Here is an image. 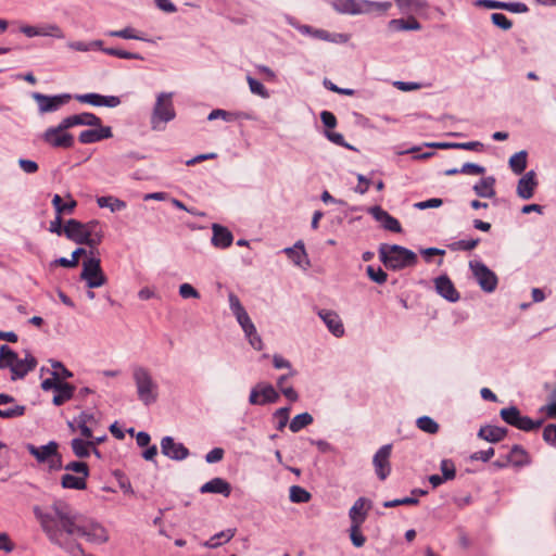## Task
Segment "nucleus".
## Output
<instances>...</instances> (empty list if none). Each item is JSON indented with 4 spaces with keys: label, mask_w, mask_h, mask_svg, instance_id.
<instances>
[{
    "label": "nucleus",
    "mask_w": 556,
    "mask_h": 556,
    "mask_svg": "<svg viewBox=\"0 0 556 556\" xmlns=\"http://www.w3.org/2000/svg\"><path fill=\"white\" fill-rule=\"evenodd\" d=\"M235 316H236L237 321L241 326L242 330L244 331V333L251 332V330H254L255 326L252 323V320L245 309L235 314Z\"/></svg>",
    "instance_id": "55"
},
{
    "label": "nucleus",
    "mask_w": 556,
    "mask_h": 556,
    "mask_svg": "<svg viewBox=\"0 0 556 556\" xmlns=\"http://www.w3.org/2000/svg\"><path fill=\"white\" fill-rule=\"evenodd\" d=\"M290 407H281L274 414V418L277 420V430L281 431L287 426L289 420Z\"/></svg>",
    "instance_id": "60"
},
{
    "label": "nucleus",
    "mask_w": 556,
    "mask_h": 556,
    "mask_svg": "<svg viewBox=\"0 0 556 556\" xmlns=\"http://www.w3.org/2000/svg\"><path fill=\"white\" fill-rule=\"evenodd\" d=\"M434 286L437 292L450 302H457L459 300V293L455 289L452 280L446 276L442 275L434 279Z\"/></svg>",
    "instance_id": "22"
},
{
    "label": "nucleus",
    "mask_w": 556,
    "mask_h": 556,
    "mask_svg": "<svg viewBox=\"0 0 556 556\" xmlns=\"http://www.w3.org/2000/svg\"><path fill=\"white\" fill-rule=\"evenodd\" d=\"M543 440L547 444L556 447V425L555 424H549L544 428Z\"/></svg>",
    "instance_id": "64"
},
{
    "label": "nucleus",
    "mask_w": 556,
    "mask_h": 556,
    "mask_svg": "<svg viewBox=\"0 0 556 556\" xmlns=\"http://www.w3.org/2000/svg\"><path fill=\"white\" fill-rule=\"evenodd\" d=\"M52 205L58 215L72 214L77 205V202L70 194H67V202L64 203L61 195L54 194L52 199Z\"/></svg>",
    "instance_id": "35"
},
{
    "label": "nucleus",
    "mask_w": 556,
    "mask_h": 556,
    "mask_svg": "<svg viewBox=\"0 0 556 556\" xmlns=\"http://www.w3.org/2000/svg\"><path fill=\"white\" fill-rule=\"evenodd\" d=\"M283 252L298 266H301L303 261L306 258V252H305L304 244L302 241H298L291 248H286L283 250Z\"/></svg>",
    "instance_id": "37"
},
{
    "label": "nucleus",
    "mask_w": 556,
    "mask_h": 556,
    "mask_svg": "<svg viewBox=\"0 0 556 556\" xmlns=\"http://www.w3.org/2000/svg\"><path fill=\"white\" fill-rule=\"evenodd\" d=\"M313 416L309 413H302L293 417L289 424V428L292 432H299L303 428L309 426L313 422Z\"/></svg>",
    "instance_id": "41"
},
{
    "label": "nucleus",
    "mask_w": 556,
    "mask_h": 556,
    "mask_svg": "<svg viewBox=\"0 0 556 556\" xmlns=\"http://www.w3.org/2000/svg\"><path fill=\"white\" fill-rule=\"evenodd\" d=\"M83 226L91 242V249L97 248L103 240V230L100 222L93 219L88 223H83Z\"/></svg>",
    "instance_id": "30"
},
{
    "label": "nucleus",
    "mask_w": 556,
    "mask_h": 556,
    "mask_svg": "<svg viewBox=\"0 0 556 556\" xmlns=\"http://www.w3.org/2000/svg\"><path fill=\"white\" fill-rule=\"evenodd\" d=\"M318 316L334 337L341 338L344 334V326L338 313L330 309H320Z\"/></svg>",
    "instance_id": "21"
},
{
    "label": "nucleus",
    "mask_w": 556,
    "mask_h": 556,
    "mask_svg": "<svg viewBox=\"0 0 556 556\" xmlns=\"http://www.w3.org/2000/svg\"><path fill=\"white\" fill-rule=\"evenodd\" d=\"M109 36L118 37V38H123V39H137V40L142 39L132 27H125L121 30H111L109 33Z\"/></svg>",
    "instance_id": "61"
},
{
    "label": "nucleus",
    "mask_w": 556,
    "mask_h": 556,
    "mask_svg": "<svg viewBox=\"0 0 556 556\" xmlns=\"http://www.w3.org/2000/svg\"><path fill=\"white\" fill-rule=\"evenodd\" d=\"M34 515L53 545L70 554L83 553V546L76 542L83 514L70 503L56 500L45 508L35 506Z\"/></svg>",
    "instance_id": "1"
},
{
    "label": "nucleus",
    "mask_w": 556,
    "mask_h": 556,
    "mask_svg": "<svg viewBox=\"0 0 556 556\" xmlns=\"http://www.w3.org/2000/svg\"><path fill=\"white\" fill-rule=\"evenodd\" d=\"M33 99L38 104L39 113L46 114L58 111L62 105L66 104L71 100V96L67 93L47 96L43 93L34 92Z\"/></svg>",
    "instance_id": "11"
},
{
    "label": "nucleus",
    "mask_w": 556,
    "mask_h": 556,
    "mask_svg": "<svg viewBox=\"0 0 556 556\" xmlns=\"http://www.w3.org/2000/svg\"><path fill=\"white\" fill-rule=\"evenodd\" d=\"M91 256L83 261V270L79 275L80 280L86 282L89 289L100 288L108 282V278L102 270L101 261L93 256V251L89 252Z\"/></svg>",
    "instance_id": "8"
},
{
    "label": "nucleus",
    "mask_w": 556,
    "mask_h": 556,
    "mask_svg": "<svg viewBox=\"0 0 556 556\" xmlns=\"http://www.w3.org/2000/svg\"><path fill=\"white\" fill-rule=\"evenodd\" d=\"M469 267L480 288L485 292H493L497 287V277L486 265L480 261H470Z\"/></svg>",
    "instance_id": "10"
},
{
    "label": "nucleus",
    "mask_w": 556,
    "mask_h": 556,
    "mask_svg": "<svg viewBox=\"0 0 556 556\" xmlns=\"http://www.w3.org/2000/svg\"><path fill=\"white\" fill-rule=\"evenodd\" d=\"M536 186L535 173L529 170L518 180L516 192L519 198L529 200L533 197Z\"/></svg>",
    "instance_id": "24"
},
{
    "label": "nucleus",
    "mask_w": 556,
    "mask_h": 556,
    "mask_svg": "<svg viewBox=\"0 0 556 556\" xmlns=\"http://www.w3.org/2000/svg\"><path fill=\"white\" fill-rule=\"evenodd\" d=\"M416 425L421 431L429 434H435L439 431L438 422L429 416L419 417Z\"/></svg>",
    "instance_id": "47"
},
{
    "label": "nucleus",
    "mask_w": 556,
    "mask_h": 556,
    "mask_svg": "<svg viewBox=\"0 0 556 556\" xmlns=\"http://www.w3.org/2000/svg\"><path fill=\"white\" fill-rule=\"evenodd\" d=\"M37 366L36 358L29 353H25L24 358H18L9 345L3 344L0 346V368L10 369L11 380L15 381L23 379L29 371H33Z\"/></svg>",
    "instance_id": "2"
},
{
    "label": "nucleus",
    "mask_w": 556,
    "mask_h": 556,
    "mask_svg": "<svg viewBox=\"0 0 556 556\" xmlns=\"http://www.w3.org/2000/svg\"><path fill=\"white\" fill-rule=\"evenodd\" d=\"M389 28L394 31L402 30H420L421 24L414 17L409 16L408 18H394L391 20L388 24Z\"/></svg>",
    "instance_id": "31"
},
{
    "label": "nucleus",
    "mask_w": 556,
    "mask_h": 556,
    "mask_svg": "<svg viewBox=\"0 0 556 556\" xmlns=\"http://www.w3.org/2000/svg\"><path fill=\"white\" fill-rule=\"evenodd\" d=\"M508 430L506 428L497 426H483L478 432V437L491 443L502 441L507 435Z\"/></svg>",
    "instance_id": "29"
},
{
    "label": "nucleus",
    "mask_w": 556,
    "mask_h": 556,
    "mask_svg": "<svg viewBox=\"0 0 556 556\" xmlns=\"http://www.w3.org/2000/svg\"><path fill=\"white\" fill-rule=\"evenodd\" d=\"M372 507V502L367 497H358L349 510L351 525H361L366 521L367 516Z\"/></svg>",
    "instance_id": "17"
},
{
    "label": "nucleus",
    "mask_w": 556,
    "mask_h": 556,
    "mask_svg": "<svg viewBox=\"0 0 556 556\" xmlns=\"http://www.w3.org/2000/svg\"><path fill=\"white\" fill-rule=\"evenodd\" d=\"M287 21L290 25L298 28L303 35H308L319 40L331 42H345L348 40V37L343 34H330L325 29L313 28L309 25H298L291 16H287Z\"/></svg>",
    "instance_id": "13"
},
{
    "label": "nucleus",
    "mask_w": 556,
    "mask_h": 556,
    "mask_svg": "<svg viewBox=\"0 0 556 556\" xmlns=\"http://www.w3.org/2000/svg\"><path fill=\"white\" fill-rule=\"evenodd\" d=\"M26 450L31 456L36 458L39 464H48L50 470L55 471L63 468L62 456L59 453L58 442L50 441L41 446L27 443Z\"/></svg>",
    "instance_id": "7"
},
{
    "label": "nucleus",
    "mask_w": 556,
    "mask_h": 556,
    "mask_svg": "<svg viewBox=\"0 0 556 556\" xmlns=\"http://www.w3.org/2000/svg\"><path fill=\"white\" fill-rule=\"evenodd\" d=\"M495 178L493 176L482 178L473 186V191L481 198H493L495 195Z\"/></svg>",
    "instance_id": "32"
},
{
    "label": "nucleus",
    "mask_w": 556,
    "mask_h": 556,
    "mask_svg": "<svg viewBox=\"0 0 556 556\" xmlns=\"http://www.w3.org/2000/svg\"><path fill=\"white\" fill-rule=\"evenodd\" d=\"M491 20L493 24L500 27L503 30H508L511 28L513 23L502 13H493L491 15Z\"/></svg>",
    "instance_id": "63"
},
{
    "label": "nucleus",
    "mask_w": 556,
    "mask_h": 556,
    "mask_svg": "<svg viewBox=\"0 0 556 556\" xmlns=\"http://www.w3.org/2000/svg\"><path fill=\"white\" fill-rule=\"evenodd\" d=\"M361 525H351L350 527V539L355 547L364 546L366 538L361 531Z\"/></svg>",
    "instance_id": "52"
},
{
    "label": "nucleus",
    "mask_w": 556,
    "mask_h": 556,
    "mask_svg": "<svg viewBox=\"0 0 556 556\" xmlns=\"http://www.w3.org/2000/svg\"><path fill=\"white\" fill-rule=\"evenodd\" d=\"M103 52L119 59L126 60H142L143 58L139 53L128 52L116 48H104Z\"/></svg>",
    "instance_id": "51"
},
{
    "label": "nucleus",
    "mask_w": 556,
    "mask_h": 556,
    "mask_svg": "<svg viewBox=\"0 0 556 556\" xmlns=\"http://www.w3.org/2000/svg\"><path fill=\"white\" fill-rule=\"evenodd\" d=\"M392 445L386 444L381 446L374 456L372 463L375 466L376 475L380 480H386L390 475V456H391Z\"/></svg>",
    "instance_id": "14"
},
{
    "label": "nucleus",
    "mask_w": 556,
    "mask_h": 556,
    "mask_svg": "<svg viewBox=\"0 0 556 556\" xmlns=\"http://www.w3.org/2000/svg\"><path fill=\"white\" fill-rule=\"evenodd\" d=\"M97 204L99 205V207L110 208V211L113 213L122 211L126 207V202L112 195L98 197Z\"/></svg>",
    "instance_id": "39"
},
{
    "label": "nucleus",
    "mask_w": 556,
    "mask_h": 556,
    "mask_svg": "<svg viewBox=\"0 0 556 556\" xmlns=\"http://www.w3.org/2000/svg\"><path fill=\"white\" fill-rule=\"evenodd\" d=\"M74 391V386L61 381L58 389L55 390V395L53 396L52 403L55 406L63 405L65 402L70 401L73 397Z\"/></svg>",
    "instance_id": "34"
},
{
    "label": "nucleus",
    "mask_w": 556,
    "mask_h": 556,
    "mask_svg": "<svg viewBox=\"0 0 556 556\" xmlns=\"http://www.w3.org/2000/svg\"><path fill=\"white\" fill-rule=\"evenodd\" d=\"M201 493H215L228 497L231 493V485L223 478H213L200 488Z\"/></svg>",
    "instance_id": "27"
},
{
    "label": "nucleus",
    "mask_w": 556,
    "mask_h": 556,
    "mask_svg": "<svg viewBox=\"0 0 556 556\" xmlns=\"http://www.w3.org/2000/svg\"><path fill=\"white\" fill-rule=\"evenodd\" d=\"M236 534V529H227L213 535L210 540L203 543V546L208 548H215L223 544V542L230 541Z\"/></svg>",
    "instance_id": "38"
},
{
    "label": "nucleus",
    "mask_w": 556,
    "mask_h": 556,
    "mask_svg": "<svg viewBox=\"0 0 556 556\" xmlns=\"http://www.w3.org/2000/svg\"><path fill=\"white\" fill-rule=\"evenodd\" d=\"M98 127V129H87L81 131L78 138L79 141L84 144H89L103 139H109L113 136L111 127H103L101 125Z\"/></svg>",
    "instance_id": "25"
},
{
    "label": "nucleus",
    "mask_w": 556,
    "mask_h": 556,
    "mask_svg": "<svg viewBox=\"0 0 556 556\" xmlns=\"http://www.w3.org/2000/svg\"><path fill=\"white\" fill-rule=\"evenodd\" d=\"M507 462L515 466L527 464V452L520 445H514L507 456Z\"/></svg>",
    "instance_id": "42"
},
{
    "label": "nucleus",
    "mask_w": 556,
    "mask_h": 556,
    "mask_svg": "<svg viewBox=\"0 0 556 556\" xmlns=\"http://www.w3.org/2000/svg\"><path fill=\"white\" fill-rule=\"evenodd\" d=\"M75 99L80 103H87L93 106L116 108L121 104V99L115 96H102L99 93L76 94Z\"/></svg>",
    "instance_id": "19"
},
{
    "label": "nucleus",
    "mask_w": 556,
    "mask_h": 556,
    "mask_svg": "<svg viewBox=\"0 0 556 556\" xmlns=\"http://www.w3.org/2000/svg\"><path fill=\"white\" fill-rule=\"evenodd\" d=\"M176 116L173 93L161 92L156 97V102L151 115V127L153 130H164L165 124L173 121Z\"/></svg>",
    "instance_id": "6"
},
{
    "label": "nucleus",
    "mask_w": 556,
    "mask_h": 556,
    "mask_svg": "<svg viewBox=\"0 0 556 556\" xmlns=\"http://www.w3.org/2000/svg\"><path fill=\"white\" fill-rule=\"evenodd\" d=\"M239 116H240V114L228 112V111H225V110H222V109H216V110H213L208 114L207 119L208 121H214V119H217V118H222V119H224L226 122H233Z\"/></svg>",
    "instance_id": "54"
},
{
    "label": "nucleus",
    "mask_w": 556,
    "mask_h": 556,
    "mask_svg": "<svg viewBox=\"0 0 556 556\" xmlns=\"http://www.w3.org/2000/svg\"><path fill=\"white\" fill-rule=\"evenodd\" d=\"M369 214L378 222H380L384 229L401 232L402 228L396 218L391 216L387 211L376 205L368 210Z\"/></svg>",
    "instance_id": "23"
},
{
    "label": "nucleus",
    "mask_w": 556,
    "mask_h": 556,
    "mask_svg": "<svg viewBox=\"0 0 556 556\" xmlns=\"http://www.w3.org/2000/svg\"><path fill=\"white\" fill-rule=\"evenodd\" d=\"M279 393L269 383H257L250 392L249 403L251 405H265L267 403H276Z\"/></svg>",
    "instance_id": "12"
},
{
    "label": "nucleus",
    "mask_w": 556,
    "mask_h": 556,
    "mask_svg": "<svg viewBox=\"0 0 556 556\" xmlns=\"http://www.w3.org/2000/svg\"><path fill=\"white\" fill-rule=\"evenodd\" d=\"M289 497L292 503H307L311 500V493L300 485H292Z\"/></svg>",
    "instance_id": "44"
},
{
    "label": "nucleus",
    "mask_w": 556,
    "mask_h": 556,
    "mask_svg": "<svg viewBox=\"0 0 556 556\" xmlns=\"http://www.w3.org/2000/svg\"><path fill=\"white\" fill-rule=\"evenodd\" d=\"M403 12H410V11H419L424 8H426L427 1L426 0H394Z\"/></svg>",
    "instance_id": "48"
},
{
    "label": "nucleus",
    "mask_w": 556,
    "mask_h": 556,
    "mask_svg": "<svg viewBox=\"0 0 556 556\" xmlns=\"http://www.w3.org/2000/svg\"><path fill=\"white\" fill-rule=\"evenodd\" d=\"M43 140L54 148H72L74 144V137L68 132H61L58 129L50 127L43 132Z\"/></svg>",
    "instance_id": "20"
},
{
    "label": "nucleus",
    "mask_w": 556,
    "mask_h": 556,
    "mask_svg": "<svg viewBox=\"0 0 556 556\" xmlns=\"http://www.w3.org/2000/svg\"><path fill=\"white\" fill-rule=\"evenodd\" d=\"M75 422L80 431V434L86 439H92L91 426L97 425V419L92 413L81 412L76 418Z\"/></svg>",
    "instance_id": "28"
},
{
    "label": "nucleus",
    "mask_w": 556,
    "mask_h": 556,
    "mask_svg": "<svg viewBox=\"0 0 556 556\" xmlns=\"http://www.w3.org/2000/svg\"><path fill=\"white\" fill-rule=\"evenodd\" d=\"M40 36L42 37H54L58 39L65 38V34L62 28L53 23L45 24L39 26Z\"/></svg>",
    "instance_id": "49"
},
{
    "label": "nucleus",
    "mask_w": 556,
    "mask_h": 556,
    "mask_svg": "<svg viewBox=\"0 0 556 556\" xmlns=\"http://www.w3.org/2000/svg\"><path fill=\"white\" fill-rule=\"evenodd\" d=\"M542 425H543V419L532 420L530 417L521 415L518 418V421L515 425V428L526 431V432H530L535 429H539Z\"/></svg>",
    "instance_id": "43"
},
{
    "label": "nucleus",
    "mask_w": 556,
    "mask_h": 556,
    "mask_svg": "<svg viewBox=\"0 0 556 556\" xmlns=\"http://www.w3.org/2000/svg\"><path fill=\"white\" fill-rule=\"evenodd\" d=\"M212 231V244L215 248L226 249L231 245L233 236L226 227L219 224H213Z\"/></svg>",
    "instance_id": "26"
},
{
    "label": "nucleus",
    "mask_w": 556,
    "mask_h": 556,
    "mask_svg": "<svg viewBox=\"0 0 556 556\" xmlns=\"http://www.w3.org/2000/svg\"><path fill=\"white\" fill-rule=\"evenodd\" d=\"M325 136L327 137V139L329 141H331L332 143L337 144V146H340V147H344L349 150H355V148L351 144H349L348 142H345L343 136L339 132H336V131H331V130H326L325 131Z\"/></svg>",
    "instance_id": "62"
},
{
    "label": "nucleus",
    "mask_w": 556,
    "mask_h": 556,
    "mask_svg": "<svg viewBox=\"0 0 556 556\" xmlns=\"http://www.w3.org/2000/svg\"><path fill=\"white\" fill-rule=\"evenodd\" d=\"M440 469L442 471V477L445 480H452L456 476L455 464L451 459H443V460H441Z\"/></svg>",
    "instance_id": "59"
},
{
    "label": "nucleus",
    "mask_w": 556,
    "mask_h": 556,
    "mask_svg": "<svg viewBox=\"0 0 556 556\" xmlns=\"http://www.w3.org/2000/svg\"><path fill=\"white\" fill-rule=\"evenodd\" d=\"M73 116H74L73 122H75V126H78V125L100 126L101 125L100 117L96 116L92 113L85 112V113H80V114H75Z\"/></svg>",
    "instance_id": "46"
},
{
    "label": "nucleus",
    "mask_w": 556,
    "mask_h": 556,
    "mask_svg": "<svg viewBox=\"0 0 556 556\" xmlns=\"http://www.w3.org/2000/svg\"><path fill=\"white\" fill-rule=\"evenodd\" d=\"M235 316H236L237 321L241 326L242 330L244 331V333L251 332V330H254L255 326L252 323V320L245 309L235 314Z\"/></svg>",
    "instance_id": "57"
},
{
    "label": "nucleus",
    "mask_w": 556,
    "mask_h": 556,
    "mask_svg": "<svg viewBox=\"0 0 556 556\" xmlns=\"http://www.w3.org/2000/svg\"><path fill=\"white\" fill-rule=\"evenodd\" d=\"M132 380L136 386L138 399L146 405L154 404L159 399V384L153 379L150 370L143 366L132 369Z\"/></svg>",
    "instance_id": "4"
},
{
    "label": "nucleus",
    "mask_w": 556,
    "mask_h": 556,
    "mask_svg": "<svg viewBox=\"0 0 556 556\" xmlns=\"http://www.w3.org/2000/svg\"><path fill=\"white\" fill-rule=\"evenodd\" d=\"M64 235L77 244H85L91 248V242L83 226L77 219H68L64 225Z\"/></svg>",
    "instance_id": "18"
},
{
    "label": "nucleus",
    "mask_w": 556,
    "mask_h": 556,
    "mask_svg": "<svg viewBox=\"0 0 556 556\" xmlns=\"http://www.w3.org/2000/svg\"><path fill=\"white\" fill-rule=\"evenodd\" d=\"M161 452L163 455L174 460H184L189 456V450L182 443L175 442V440L168 435L161 440Z\"/></svg>",
    "instance_id": "16"
},
{
    "label": "nucleus",
    "mask_w": 556,
    "mask_h": 556,
    "mask_svg": "<svg viewBox=\"0 0 556 556\" xmlns=\"http://www.w3.org/2000/svg\"><path fill=\"white\" fill-rule=\"evenodd\" d=\"M88 477L81 476H74L72 473H65L61 478V485L64 489H72V490H85L87 488L86 479Z\"/></svg>",
    "instance_id": "36"
},
{
    "label": "nucleus",
    "mask_w": 556,
    "mask_h": 556,
    "mask_svg": "<svg viewBox=\"0 0 556 556\" xmlns=\"http://www.w3.org/2000/svg\"><path fill=\"white\" fill-rule=\"evenodd\" d=\"M26 406L16 404L12 395L0 393V418L13 419L25 415Z\"/></svg>",
    "instance_id": "15"
},
{
    "label": "nucleus",
    "mask_w": 556,
    "mask_h": 556,
    "mask_svg": "<svg viewBox=\"0 0 556 556\" xmlns=\"http://www.w3.org/2000/svg\"><path fill=\"white\" fill-rule=\"evenodd\" d=\"M500 416L507 425L515 427L521 413L518 407L509 406L502 408Z\"/></svg>",
    "instance_id": "45"
},
{
    "label": "nucleus",
    "mask_w": 556,
    "mask_h": 556,
    "mask_svg": "<svg viewBox=\"0 0 556 556\" xmlns=\"http://www.w3.org/2000/svg\"><path fill=\"white\" fill-rule=\"evenodd\" d=\"M94 442L87 440H83L79 438H75L71 441V447L74 455L78 458H87L91 453V447H93Z\"/></svg>",
    "instance_id": "33"
},
{
    "label": "nucleus",
    "mask_w": 556,
    "mask_h": 556,
    "mask_svg": "<svg viewBox=\"0 0 556 556\" xmlns=\"http://www.w3.org/2000/svg\"><path fill=\"white\" fill-rule=\"evenodd\" d=\"M247 81L249 84V88L252 93L257 94L263 99L269 98L268 90L265 88V86L261 81L256 80L255 78H253L251 76L247 77Z\"/></svg>",
    "instance_id": "50"
},
{
    "label": "nucleus",
    "mask_w": 556,
    "mask_h": 556,
    "mask_svg": "<svg viewBox=\"0 0 556 556\" xmlns=\"http://www.w3.org/2000/svg\"><path fill=\"white\" fill-rule=\"evenodd\" d=\"M379 258L384 266L400 270L416 265L418 258L415 252L397 244L382 243L379 247Z\"/></svg>",
    "instance_id": "3"
},
{
    "label": "nucleus",
    "mask_w": 556,
    "mask_h": 556,
    "mask_svg": "<svg viewBox=\"0 0 556 556\" xmlns=\"http://www.w3.org/2000/svg\"><path fill=\"white\" fill-rule=\"evenodd\" d=\"M527 156L528 153L525 150L519 151L510 156L509 166L515 174L520 175L525 172L527 168Z\"/></svg>",
    "instance_id": "40"
},
{
    "label": "nucleus",
    "mask_w": 556,
    "mask_h": 556,
    "mask_svg": "<svg viewBox=\"0 0 556 556\" xmlns=\"http://www.w3.org/2000/svg\"><path fill=\"white\" fill-rule=\"evenodd\" d=\"M333 9L341 14L361 15L386 13L391 7V2H376L370 0H334Z\"/></svg>",
    "instance_id": "5"
},
{
    "label": "nucleus",
    "mask_w": 556,
    "mask_h": 556,
    "mask_svg": "<svg viewBox=\"0 0 556 556\" xmlns=\"http://www.w3.org/2000/svg\"><path fill=\"white\" fill-rule=\"evenodd\" d=\"M62 469H65L66 471L76 472L78 475H83L84 477L89 476V467L84 462H71L63 466Z\"/></svg>",
    "instance_id": "58"
},
{
    "label": "nucleus",
    "mask_w": 556,
    "mask_h": 556,
    "mask_svg": "<svg viewBox=\"0 0 556 556\" xmlns=\"http://www.w3.org/2000/svg\"><path fill=\"white\" fill-rule=\"evenodd\" d=\"M235 316H236L237 321L241 326L242 330L244 331V333L251 332V330H254L255 326L252 323V320L245 309L235 314Z\"/></svg>",
    "instance_id": "56"
},
{
    "label": "nucleus",
    "mask_w": 556,
    "mask_h": 556,
    "mask_svg": "<svg viewBox=\"0 0 556 556\" xmlns=\"http://www.w3.org/2000/svg\"><path fill=\"white\" fill-rule=\"evenodd\" d=\"M366 271L368 277L379 285L384 283L388 279L387 273L381 267H374L369 265L367 266Z\"/></svg>",
    "instance_id": "53"
},
{
    "label": "nucleus",
    "mask_w": 556,
    "mask_h": 556,
    "mask_svg": "<svg viewBox=\"0 0 556 556\" xmlns=\"http://www.w3.org/2000/svg\"><path fill=\"white\" fill-rule=\"evenodd\" d=\"M76 538H84L91 544L102 545L109 542L110 533L103 525L83 515Z\"/></svg>",
    "instance_id": "9"
}]
</instances>
